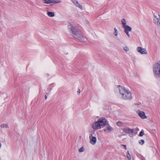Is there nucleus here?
I'll return each instance as SVG.
<instances>
[{"instance_id":"f257e3e1","label":"nucleus","mask_w":160,"mask_h":160,"mask_svg":"<svg viewBox=\"0 0 160 160\" xmlns=\"http://www.w3.org/2000/svg\"><path fill=\"white\" fill-rule=\"evenodd\" d=\"M68 29L72 36L80 42H83L84 39L82 31L77 27L73 26L72 24L68 25Z\"/></svg>"},{"instance_id":"f03ea898","label":"nucleus","mask_w":160,"mask_h":160,"mask_svg":"<svg viewBox=\"0 0 160 160\" xmlns=\"http://www.w3.org/2000/svg\"><path fill=\"white\" fill-rule=\"evenodd\" d=\"M118 88L119 89V92L121 95L122 98L124 99L129 100L132 98L131 92L124 87L118 85Z\"/></svg>"},{"instance_id":"7ed1b4c3","label":"nucleus","mask_w":160,"mask_h":160,"mask_svg":"<svg viewBox=\"0 0 160 160\" xmlns=\"http://www.w3.org/2000/svg\"><path fill=\"white\" fill-rule=\"evenodd\" d=\"M153 72L156 77H160V61L154 64L153 67Z\"/></svg>"},{"instance_id":"20e7f679","label":"nucleus","mask_w":160,"mask_h":160,"mask_svg":"<svg viewBox=\"0 0 160 160\" xmlns=\"http://www.w3.org/2000/svg\"><path fill=\"white\" fill-rule=\"evenodd\" d=\"M98 121L100 124L101 128L105 127L108 124V121L104 118H99Z\"/></svg>"},{"instance_id":"39448f33","label":"nucleus","mask_w":160,"mask_h":160,"mask_svg":"<svg viewBox=\"0 0 160 160\" xmlns=\"http://www.w3.org/2000/svg\"><path fill=\"white\" fill-rule=\"evenodd\" d=\"M153 22L156 24L160 26V16L158 13L154 15Z\"/></svg>"},{"instance_id":"423d86ee","label":"nucleus","mask_w":160,"mask_h":160,"mask_svg":"<svg viewBox=\"0 0 160 160\" xmlns=\"http://www.w3.org/2000/svg\"><path fill=\"white\" fill-rule=\"evenodd\" d=\"M43 3L50 4L53 3H58L61 2V1L59 0H42Z\"/></svg>"},{"instance_id":"0eeeda50","label":"nucleus","mask_w":160,"mask_h":160,"mask_svg":"<svg viewBox=\"0 0 160 160\" xmlns=\"http://www.w3.org/2000/svg\"><path fill=\"white\" fill-rule=\"evenodd\" d=\"M100 126V124L98 120L97 122L92 123V127L94 130H96L101 128Z\"/></svg>"},{"instance_id":"6e6552de","label":"nucleus","mask_w":160,"mask_h":160,"mask_svg":"<svg viewBox=\"0 0 160 160\" xmlns=\"http://www.w3.org/2000/svg\"><path fill=\"white\" fill-rule=\"evenodd\" d=\"M121 129L125 132L127 133L133 134V133L134 130L132 129H130L128 127L122 128Z\"/></svg>"},{"instance_id":"1a4fd4ad","label":"nucleus","mask_w":160,"mask_h":160,"mask_svg":"<svg viewBox=\"0 0 160 160\" xmlns=\"http://www.w3.org/2000/svg\"><path fill=\"white\" fill-rule=\"evenodd\" d=\"M90 142L92 144L94 145L96 142V138L92 136V134H90L89 136Z\"/></svg>"},{"instance_id":"9d476101","label":"nucleus","mask_w":160,"mask_h":160,"mask_svg":"<svg viewBox=\"0 0 160 160\" xmlns=\"http://www.w3.org/2000/svg\"><path fill=\"white\" fill-rule=\"evenodd\" d=\"M137 50L138 52L140 53L141 54H147V52L146 49L145 48H142L141 47H138L137 48Z\"/></svg>"},{"instance_id":"9b49d317","label":"nucleus","mask_w":160,"mask_h":160,"mask_svg":"<svg viewBox=\"0 0 160 160\" xmlns=\"http://www.w3.org/2000/svg\"><path fill=\"white\" fill-rule=\"evenodd\" d=\"M137 112L138 114L139 117L142 118L143 119L147 118V117L145 115V113L143 111H141L139 110L137 111Z\"/></svg>"},{"instance_id":"f8f14e48","label":"nucleus","mask_w":160,"mask_h":160,"mask_svg":"<svg viewBox=\"0 0 160 160\" xmlns=\"http://www.w3.org/2000/svg\"><path fill=\"white\" fill-rule=\"evenodd\" d=\"M106 126V128H104L103 130V131L105 132H110L113 130V128L108 124V123Z\"/></svg>"},{"instance_id":"ddd939ff","label":"nucleus","mask_w":160,"mask_h":160,"mask_svg":"<svg viewBox=\"0 0 160 160\" xmlns=\"http://www.w3.org/2000/svg\"><path fill=\"white\" fill-rule=\"evenodd\" d=\"M71 1L76 7H78L81 9H82V6L79 3L77 0H71Z\"/></svg>"},{"instance_id":"4468645a","label":"nucleus","mask_w":160,"mask_h":160,"mask_svg":"<svg viewBox=\"0 0 160 160\" xmlns=\"http://www.w3.org/2000/svg\"><path fill=\"white\" fill-rule=\"evenodd\" d=\"M123 27L124 29V32L130 31L132 30V28L128 25H126Z\"/></svg>"},{"instance_id":"2eb2a0df","label":"nucleus","mask_w":160,"mask_h":160,"mask_svg":"<svg viewBox=\"0 0 160 160\" xmlns=\"http://www.w3.org/2000/svg\"><path fill=\"white\" fill-rule=\"evenodd\" d=\"M116 124L119 127H122L124 126L125 125L124 122L121 121H118L116 123Z\"/></svg>"},{"instance_id":"dca6fc26","label":"nucleus","mask_w":160,"mask_h":160,"mask_svg":"<svg viewBox=\"0 0 160 160\" xmlns=\"http://www.w3.org/2000/svg\"><path fill=\"white\" fill-rule=\"evenodd\" d=\"M47 14L50 17H53L55 16V14L53 12H47Z\"/></svg>"},{"instance_id":"f3484780","label":"nucleus","mask_w":160,"mask_h":160,"mask_svg":"<svg viewBox=\"0 0 160 160\" xmlns=\"http://www.w3.org/2000/svg\"><path fill=\"white\" fill-rule=\"evenodd\" d=\"M121 22L122 25L123 27L126 25V22L124 19H123L121 21Z\"/></svg>"},{"instance_id":"a211bd4d","label":"nucleus","mask_w":160,"mask_h":160,"mask_svg":"<svg viewBox=\"0 0 160 160\" xmlns=\"http://www.w3.org/2000/svg\"><path fill=\"white\" fill-rule=\"evenodd\" d=\"M1 127L2 128H8V125L7 124H2L1 125Z\"/></svg>"},{"instance_id":"6ab92c4d","label":"nucleus","mask_w":160,"mask_h":160,"mask_svg":"<svg viewBox=\"0 0 160 160\" xmlns=\"http://www.w3.org/2000/svg\"><path fill=\"white\" fill-rule=\"evenodd\" d=\"M127 158L129 160H131V157L130 154L129 153V151H128L127 152Z\"/></svg>"},{"instance_id":"aec40b11","label":"nucleus","mask_w":160,"mask_h":160,"mask_svg":"<svg viewBox=\"0 0 160 160\" xmlns=\"http://www.w3.org/2000/svg\"><path fill=\"white\" fill-rule=\"evenodd\" d=\"M78 151L79 152H82L84 151V148L82 147L79 149Z\"/></svg>"},{"instance_id":"412c9836","label":"nucleus","mask_w":160,"mask_h":160,"mask_svg":"<svg viewBox=\"0 0 160 160\" xmlns=\"http://www.w3.org/2000/svg\"><path fill=\"white\" fill-rule=\"evenodd\" d=\"M114 30L115 31V32H114V35L115 36H117L118 35V31L117 30V29L116 28H114Z\"/></svg>"},{"instance_id":"4be33fe9","label":"nucleus","mask_w":160,"mask_h":160,"mask_svg":"<svg viewBox=\"0 0 160 160\" xmlns=\"http://www.w3.org/2000/svg\"><path fill=\"white\" fill-rule=\"evenodd\" d=\"M144 135V133L143 130H142L140 132L139 136L140 137Z\"/></svg>"},{"instance_id":"5701e85b","label":"nucleus","mask_w":160,"mask_h":160,"mask_svg":"<svg viewBox=\"0 0 160 160\" xmlns=\"http://www.w3.org/2000/svg\"><path fill=\"white\" fill-rule=\"evenodd\" d=\"M139 143L141 145H142L144 143V141L143 140H141L139 141Z\"/></svg>"},{"instance_id":"b1692460","label":"nucleus","mask_w":160,"mask_h":160,"mask_svg":"<svg viewBox=\"0 0 160 160\" xmlns=\"http://www.w3.org/2000/svg\"><path fill=\"white\" fill-rule=\"evenodd\" d=\"M123 49L124 50H125L126 52L128 51L129 50V48L127 47H125L123 48Z\"/></svg>"},{"instance_id":"393cba45","label":"nucleus","mask_w":160,"mask_h":160,"mask_svg":"<svg viewBox=\"0 0 160 160\" xmlns=\"http://www.w3.org/2000/svg\"><path fill=\"white\" fill-rule=\"evenodd\" d=\"M129 32H125L126 33V34L129 37H130V36L129 34Z\"/></svg>"},{"instance_id":"a878e982","label":"nucleus","mask_w":160,"mask_h":160,"mask_svg":"<svg viewBox=\"0 0 160 160\" xmlns=\"http://www.w3.org/2000/svg\"><path fill=\"white\" fill-rule=\"evenodd\" d=\"M122 146L126 150L127 149V147H126V145H124V144H122Z\"/></svg>"},{"instance_id":"bb28decb","label":"nucleus","mask_w":160,"mask_h":160,"mask_svg":"<svg viewBox=\"0 0 160 160\" xmlns=\"http://www.w3.org/2000/svg\"><path fill=\"white\" fill-rule=\"evenodd\" d=\"M77 92L79 94L80 93V90L79 89H78L77 91Z\"/></svg>"},{"instance_id":"cd10ccee","label":"nucleus","mask_w":160,"mask_h":160,"mask_svg":"<svg viewBox=\"0 0 160 160\" xmlns=\"http://www.w3.org/2000/svg\"><path fill=\"white\" fill-rule=\"evenodd\" d=\"M47 96L46 95H45V99L46 100L47 99Z\"/></svg>"}]
</instances>
